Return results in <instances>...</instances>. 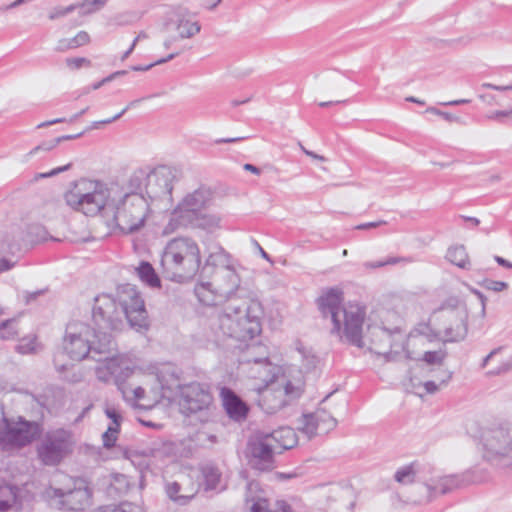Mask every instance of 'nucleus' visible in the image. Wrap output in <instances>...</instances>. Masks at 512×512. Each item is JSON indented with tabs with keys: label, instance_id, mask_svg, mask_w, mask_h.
<instances>
[{
	"label": "nucleus",
	"instance_id": "nucleus-22",
	"mask_svg": "<svg viewBox=\"0 0 512 512\" xmlns=\"http://www.w3.org/2000/svg\"><path fill=\"white\" fill-rule=\"evenodd\" d=\"M108 357L102 356L99 362H102L96 370V377L102 382H108L112 377L115 379L117 385V379L119 377L120 382H124L125 378H128L132 370L129 367L124 369L121 368L118 358L113 355V351L107 355Z\"/></svg>",
	"mask_w": 512,
	"mask_h": 512
},
{
	"label": "nucleus",
	"instance_id": "nucleus-64",
	"mask_svg": "<svg viewBox=\"0 0 512 512\" xmlns=\"http://www.w3.org/2000/svg\"><path fill=\"white\" fill-rule=\"evenodd\" d=\"M75 38L77 39V42L80 46H83L87 43H89L90 41V36L87 32L85 31H80L76 36Z\"/></svg>",
	"mask_w": 512,
	"mask_h": 512
},
{
	"label": "nucleus",
	"instance_id": "nucleus-41",
	"mask_svg": "<svg viewBox=\"0 0 512 512\" xmlns=\"http://www.w3.org/2000/svg\"><path fill=\"white\" fill-rule=\"evenodd\" d=\"M82 134H83V132L78 133L76 135H64V136L57 137L56 139H54L50 142H44V143L40 144L39 146L35 147L30 152V154H34L39 150L50 151V150L54 149L57 145H59L62 141L79 138L82 136Z\"/></svg>",
	"mask_w": 512,
	"mask_h": 512
},
{
	"label": "nucleus",
	"instance_id": "nucleus-27",
	"mask_svg": "<svg viewBox=\"0 0 512 512\" xmlns=\"http://www.w3.org/2000/svg\"><path fill=\"white\" fill-rule=\"evenodd\" d=\"M106 416L112 420V424L108 427L107 431L103 434V445L106 448H111L115 445L117 440V434L122 421V416L118 409L114 406H106Z\"/></svg>",
	"mask_w": 512,
	"mask_h": 512
},
{
	"label": "nucleus",
	"instance_id": "nucleus-28",
	"mask_svg": "<svg viewBox=\"0 0 512 512\" xmlns=\"http://www.w3.org/2000/svg\"><path fill=\"white\" fill-rule=\"evenodd\" d=\"M175 30L177 40L192 38L201 30V26L197 21H192L184 14H178L175 22Z\"/></svg>",
	"mask_w": 512,
	"mask_h": 512
},
{
	"label": "nucleus",
	"instance_id": "nucleus-31",
	"mask_svg": "<svg viewBox=\"0 0 512 512\" xmlns=\"http://www.w3.org/2000/svg\"><path fill=\"white\" fill-rule=\"evenodd\" d=\"M446 259L453 265L465 270L471 268L469 255L464 245H454L448 248Z\"/></svg>",
	"mask_w": 512,
	"mask_h": 512
},
{
	"label": "nucleus",
	"instance_id": "nucleus-1",
	"mask_svg": "<svg viewBox=\"0 0 512 512\" xmlns=\"http://www.w3.org/2000/svg\"><path fill=\"white\" fill-rule=\"evenodd\" d=\"M64 198L68 206L87 216L111 210L117 227L126 234L144 226L151 205L141 193H125L119 200L109 202V190L105 185L85 178L74 182Z\"/></svg>",
	"mask_w": 512,
	"mask_h": 512
},
{
	"label": "nucleus",
	"instance_id": "nucleus-45",
	"mask_svg": "<svg viewBox=\"0 0 512 512\" xmlns=\"http://www.w3.org/2000/svg\"><path fill=\"white\" fill-rule=\"evenodd\" d=\"M141 456L153 459H163L166 456L165 445L160 443H154L151 447L144 449L141 452Z\"/></svg>",
	"mask_w": 512,
	"mask_h": 512
},
{
	"label": "nucleus",
	"instance_id": "nucleus-14",
	"mask_svg": "<svg viewBox=\"0 0 512 512\" xmlns=\"http://www.w3.org/2000/svg\"><path fill=\"white\" fill-rule=\"evenodd\" d=\"M38 425L23 420L11 421L6 418L0 423V448L5 451L19 449L30 444L38 435Z\"/></svg>",
	"mask_w": 512,
	"mask_h": 512
},
{
	"label": "nucleus",
	"instance_id": "nucleus-25",
	"mask_svg": "<svg viewBox=\"0 0 512 512\" xmlns=\"http://www.w3.org/2000/svg\"><path fill=\"white\" fill-rule=\"evenodd\" d=\"M267 439L272 443L277 453L293 448L297 444L295 431L290 427H281L271 433L266 432Z\"/></svg>",
	"mask_w": 512,
	"mask_h": 512
},
{
	"label": "nucleus",
	"instance_id": "nucleus-2",
	"mask_svg": "<svg viewBox=\"0 0 512 512\" xmlns=\"http://www.w3.org/2000/svg\"><path fill=\"white\" fill-rule=\"evenodd\" d=\"M92 319L98 331L108 333L121 329L124 319L137 331L148 328L144 301L134 288L123 291L119 301L105 294L96 297Z\"/></svg>",
	"mask_w": 512,
	"mask_h": 512
},
{
	"label": "nucleus",
	"instance_id": "nucleus-48",
	"mask_svg": "<svg viewBox=\"0 0 512 512\" xmlns=\"http://www.w3.org/2000/svg\"><path fill=\"white\" fill-rule=\"evenodd\" d=\"M65 63L67 67L71 70H78L82 68L83 66H90L91 61L84 57H71L66 58Z\"/></svg>",
	"mask_w": 512,
	"mask_h": 512
},
{
	"label": "nucleus",
	"instance_id": "nucleus-29",
	"mask_svg": "<svg viewBox=\"0 0 512 512\" xmlns=\"http://www.w3.org/2000/svg\"><path fill=\"white\" fill-rule=\"evenodd\" d=\"M196 218L192 223H188L187 226L182 228H199L210 233L220 228L221 217L219 215L201 212Z\"/></svg>",
	"mask_w": 512,
	"mask_h": 512
},
{
	"label": "nucleus",
	"instance_id": "nucleus-55",
	"mask_svg": "<svg viewBox=\"0 0 512 512\" xmlns=\"http://www.w3.org/2000/svg\"><path fill=\"white\" fill-rule=\"evenodd\" d=\"M472 293H473L474 295H476V296H477V298H478V299H479V301H480V304H481L480 317H481L482 319H484V318H485V316H486V302H487V297H486L482 292H480V291H479V290H477V289H473V290H472Z\"/></svg>",
	"mask_w": 512,
	"mask_h": 512
},
{
	"label": "nucleus",
	"instance_id": "nucleus-15",
	"mask_svg": "<svg viewBox=\"0 0 512 512\" xmlns=\"http://www.w3.org/2000/svg\"><path fill=\"white\" fill-rule=\"evenodd\" d=\"M277 453L272 443L267 439L266 432L257 431L250 436L246 457L251 468L260 472L271 471L275 467L274 456Z\"/></svg>",
	"mask_w": 512,
	"mask_h": 512
},
{
	"label": "nucleus",
	"instance_id": "nucleus-52",
	"mask_svg": "<svg viewBox=\"0 0 512 512\" xmlns=\"http://www.w3.org/2000/svg\"><path fill=\"white\" fill-rule=\"evenodd\" d=\"M70 167H71V163H69L67 165H64V166H61V167H57V168L52 169L51 171L46 172V173H38V174H36L34 176V181H38L39 179H44V178H48V177H52V176L58 175L61 172L69 170Z\"/></svg>",
	"mask_w": 512,
	"mask_h": 512
},
{
	"label": "nucleus",
	"instance_id": "nucleus-56",
	"mask_svg": "<svg viewBox=\"0 0 512 512\" xmlns=\"http://www.w3.org/2000/svg\"><path fill=\"white\" fill-rule=\"evenodd\" d=\"M62 357H63V353H59V354H56L54 356V359H53V362H54V365H55V368L57 369V371L59 372H63L65 370L68 369V366H69V363L67 362H64L62 360Z\"/></svg>",
	"mask_w": 512,
	"mask_h": 512
},
{
	"label": "nucleus",
	"instance_id": "nucleus-16",
	"mask_svg": "<svg viewBox=\"0 0 512 512\" xmlns=\"http://www.w3.org/2000/svg\"><path fill=\"white\" fill-rule=\"evenodd\" d=\"M71 445V434L68 431L58 429L48 432L38 446V456L45 465L54 466L71 451Z\"/></svg>",
	"mask_w": 512,
	"mask_h": 512
},
{
	"label": "nucleus",
	"instance_id": "nucleus-33",
	"mask_svg": "<svg viewBox=\"0 0 512 512\" xmlns=\"http://www.w3.org/2000/svg\"><path fill=\"white\" fill-rule=\"evenodd\" d=\"M245 361L248 363L253 362L256 366L260 367L255 373H253V377L259 378L262 381H268L272 380L275 376L274 370L276 368L271 364L267 357L253 359L246 358Z\"/></svg>",
	"mask_w": 512,
	"mask_h": 512
},
{
	"label": "nucleus",
	"instance_id": "nucleus-42",
	"mask_svg": "<svg viewBox=\"0 0 512 512\" xmlns=\"http://www.w3.org/2000/svg\"><path fill=\"white\" fill-rule=\"evenodd\" d=\"M447 357V353L444 350L437 351H426L423 354L422 360L431 366H442L444 360Z\"/></svg>",
	"mask_w": 512,
	"mask_h": 512
},
{
	"label": "nucleus",
	"instance_id": "nucleus-3",
	"mask_svg": "<svg viewBox=\"0 0 512 512\" xmlns=\"http://www.w3.org/2000/svg\"><path fill=\"white\" fill-rule=\"evenodd\" d=\"M343 302V292L338 288H328L317 299L318 309L323 318H330V334L340 341L357 346L364 333L365 308L357 303Z\"/></svg>",
	"mask_w": 512,
	"mask_h": 512
},
{
	"label": "nucleus",
	"instance_id": "nucleus-11",
	"mask_svg": "<svg viewBox=\"0 0 512 512\" xmlns=\"http://www.w3.org/2000/svg\"><path fill=\"white\" fill-rule=\"evenodd\" d=\"M178 181L177 170L169 166H158L149 170L148 182L145 185V194L151 205L156 203L169 206L172 201L174 183Z\"/></svg>",
	"mask_w": 512,
	"mask_h": 512
},
{
	"label": "nucleus",
	"instance_id": "nucleus-49",
	"mask_svg": "<svg viewBox=\"0 0 512 512\" xmlns=\"http://www.w3.org/2000/svg\"><path fill=\"white\" fill-rule=\"evenodd\" d=\"M181 52H182V50H176V51L172 52L171 54H169L167 57L161 58V59L157 60L154 63H151V64H149L147 66H134L132 69L134 71H147V70L151 69L152 67H154L156 65L164 64V63L174 59Z\"/></svg>",
	"mask_w": 512,
	"mask_h": 512
},
{
	"label": "nucleus",
	"instance_id": "nucleus-34",
	"mask_svg": "<svg viewBox=\"0 0 512 512\" xmlns=\"http://www.w3.org/2000/svg\"><path fill=\"white\" fill-rule=\"evenodd\" d=\"M298 429L304 433L309 439L321 434L318 420L313 413L303 414L299 419Z\"/></svg>",
	"mask_w": 512,
	"mask_h": 512
},
{
	"label": "nucleus",
	"instance_id": "nucleus-21",
	"mask_svg": "<svg viewBox=\"0 0 512 512\" xmlns=\"http://www.w3.org/2000/svg\"><path fill=\"white\" fill-rule=\"evenodd\" d=\"M246 488L245 506L249 512H291V507L284 501L276 502L272 508L257 482L248 483Z\"/></svg>",
	"mask_w": 512,
	"mask_h": 512
},
{
	"label": "nucleus",
	"instance_id": "nucleus-36",
	"mask_svg": "<svg viewBox=\"0 0 512 512\" xmlns=\"http://www.w3.org/2000/svg\"><path fill=\"white\" fill-rule=\"evenodd\" d=\"M417 475L418 465L416 463H411L398 469L395 472L394 479L400 484L407 485L413 483L416 480Z\"/></svg>",
	"mask_w": 512,
	"mask_h": 512
},
{
	"label": "nucleus",
	"instance_id": "nucleus-44",
	"mask_svg": "<svg viewBox=\"0 0 512 512\" xmlns=\"http://www.w3.org/2000/svg\"><path fill=\"white\" fill-rule=\"evenodd\" d=\"M16 351L20 354H33L37 352V342L35 337L22 338L16 346Z\"/></svg>",
	"mask_w": 512,
	"mask_h": 512
},
{
	"label": "nucleus",
	"instance_id": "nucleus-59",
	"mask_svg": "<svg viewBox=\"0 0 512 512\" xmlns=\"http://www.w3.org/2000/svg\"><path fill=\"white\" fill-rule=\"evenodd\" d=\"M298 146L307 156L311 157L312 159L322 161V162L327 160L326 157L306 149L301 142H298Z\"/></svg>",
	"mask_w": 512,
	"mask_h": 512
},
{
	"label": "nucleus",
	"instance_id": "nucleus-10",
	"mask_svg": "<svg viewBox=\"0 0 512 512\" xmlns=\"http://www.w3.org/2000/svg\"><path fill=\"white\" fill-rule=\"evenodd\" d=\"M47 495L56 508L78 512L91 505L92 490L85 480L74 479L71 487L50 488Z\"/></svg>",
	"mask_w": 512,
	"mask_h": 512
},
{
	"label": "nucleus",
	"instance_id": "nucleus-17",
	"mask_svg": "<svg viewBox=\"0 0 512 512\" xmlns=\"http://www.w3.org/2000/svg\"><path fill=\"white\" fill-rule=\"evenodd\" d=\"M485 457L489 460L510 457L512 455V428L497 426L487 429L482 435Z\"/></svg>",
	"mask_w": 512,
	"mask_h": 512
},
{
	"label": "nucleus",
	"instance_id": "nucleus-8",
	"mask_svg": "<svg viewBox=\"0 0 512 512\" xmlns=\"http://www.w3.org/2000/svg\"><path fill=\"white\" fill-rule=\"evenodd\" d=\"M241 279L233 267L216 271L213 282L201 283L196 286L195 293L205 305H219L225 302H239L236 297L242 292Z\"/></svg>",
	"mask_w": 512,
	"mask_h": 512
},
{
	"label": "nucleus",
	"instance_id": "nucleus-6",
	"mask_svg": "<svg viewBox=\"0 0 512 512\" xmlns=\"http://www.w3.org/2000/svg\"><path fill=\"white\" fill-rule=\"evenodd\" d=\"M160 264L165 278L178 283L190 281L200 268V248L192 238H174L166 244Z\"/></svg>",
	"mask_w": 512,
	"mask_h": 512
},
{
	"label": "nucleus",
	"instance_id": "nucleus-46",
	"mask_svg": "<svg viewBox=\"0 0 512 512\" xmlns=\"http://www.w3.org/2000/svg\"><path fill=\"white\" fill-rule=\"evenodd\" d=\"M77 9V6L76 5H69L67 7H54L53 9L50 10L49 14H48V18L50 20H56L58 18H61V17H64L70 13H72L73 11H75Z\"/></svg>",
	"mask_w": 512,
	"mask_h": 512
},
{
	"label": "nucleus",
	"instance_id": "nucleus-35",
	"mask_svg": "<svg viewBox=\"0 0 512 512\" xmlns=\"http://www.w3.org/2000/svg\"><path fill=\"white\" fill-rule=\"evenodd\" d=\"M137 275L150 287H160V279L149 262H141L136 268Z\"/></svg>",
	"mask_w": 512,
	"mask_h": 512
},
{
	"label": "nucleus",
	"instance_id": "nucleus-19",
	"mask_svg": "<svg viewBox=\"0 0 512 512\" xmlns=\"http://www.w3.org/2000/svg\"><path fill=\"white\" fill-rule=\"evenodd\" d=\"M300 395L301 389L290 382L277 389L266 387L260 393L259 405L266 413L274 414Z\"/></svg>",
	"mask_w": 512,
	"mask_h": 512
},
{
	"label": "nucleus",
	"instance_id": "nucleus-32",
	"mask_svg": "<svg viewBox=\"0 0 512 512\" xmlns=\"http://www.w3.org/2000/svg\"><path fill=\"white\" fill-rule=\"evenodd\" d=\"M149 170L137 169L135 170L127 181L128 193H141L145 192V185L148 182Z\"/></svg>",
	"mask_w": 512,
	"mask_h": 512
},
{
	"label": "nucleus",
	"instance_id": "nucleus-7",
	"mask_svg": "<svg viewBox=\"0 0 512 512\" xmlns=\"http://www.w3.org/2000/svg\"><path fill=\"white\" fill-rule=\"evenodd\" d=\"M407 340L408 342L412 340L424 341V338L413 335L407 337L406 333L399 327L387 329L378 324L367 323L366 330L357 347L366 348L377 355L385 357L387 361L396 360L401 352L404 351L407 359H417L407 349Z\"/></svg>",
	"mask_w": 512,
	"mask_h": 512
},
{
	"label": "nucleus",
	"instance_id": "nucleus-37",
	"mask_svg": "<svg viewBox=\"0 0 512 512\" xmlns=\"http://www.w3.org/2000/svg\"><path fill=\"white\" fill-rule=\"evenodd\" d=\"M117 386L126 400H135L139 402L144 399L145 390L140 386L133 387L130 383L125 384V381L120 382L119 378L117 379Z\"/></svg>",
	"mask_w": 512,
	"mask_h": 512
},
{
	"label": "nucleus",
	"instance_id": "nucleus-30",
	"mask_svg": "<svg viewBox=\"0 0 512 512\" xmlns=\"http://www.w3.org/2000/svg\"><path fill=\"white\" fill-rule=\"evenodd\" d=\"M209 267L215 268L216 271L233 267L231 265V256L222 247H218L217 251L208 255L205 265L202 268V273H204Z\"/></svg>",
	"mask_w": 512,
	"mask_h": 512
},
{
	"label": "nucleus",
	"instance_id": "nucleus-40",
	"mask_svg": "<svg viewBox=\"0 0 512 512\" xmlns=\"http://www.w3.org/2000/svg\"><path fill=\"white\" fill-rule=\"evenodd\" d=\"M107 2L108 0H83L75 5L81 10L80 15H88L102 9Z\"/></svg>",
	"mask_w": 512,
	"mask_h": 512
},
{
	"label": "nucleus",
	"instance_id": "nucleus-51",
	"mask_svg": "<svg viewBox=\"0 0 512 512\" xmlns=\"http://www.w3.org/2000/svg\"><path fill=\"white\" fill-rule=\"evenodd\" d=\"M140 101H141V99H137V100L131 101L126 108H124L120 113H118L114 117H112L110 119L102 120V121H95V122H93L91 128L92 129H97V128H99L100 125L109 124V123H111L113 121H116L117 119H119L127 111V109H129L130 107L136 105Z\"/></svg>",
	"mask_w": 512,
	"mask_h": 512
},
{
	"label": "nucleus",
	"instance_id": "nucleus-63",
	"mask_svg": "<svg viewBox=\"0 0 512 512\" xmlns=\"http://www.w3.org/2000/svg\"><path fill=\"white\" fill-rule=\"evenodd\" d=\"M384 266H385L384 260H380V261H366V262L363 263V267L366 270L378 269V268H382Z\"/></svg>",
	"mask_w": 512,
	"mask_h": 512
},
{
	"label": "nucleus",
	"instance_id": "nucleus-4",
	"mask_svg": "<svg viewBox=\"0 0 512 512\" xmlns=\"http://www.w3.org/2000/svg\"><path fill=\"white\" fill-rule=\"evenodd\" d=\"M223 304L211 319V328L217 336L246 342L261 333L263 310L259 301L241 300Z\"/></svg>",
	"mask_w": 512,
	"mask_h": 512
},
{
	"label": "nucleus",
	"instance_id": "nucleus-60",
	"mask_svg": "<svg viewBox=\"0 0 512 512\" xmlns=\"http://www.w3.org/2000/svg\"><path fill=\"white\" fill-rule=\"evenodd\" d=\"M43 293H44V290H37L34 292L25 291L23 293V298H24L26 304H30L32 301H34L38 296L42 295Z\"/></svg>",
	"mask_w": 512,
	"mask_h": 512
},
{
	"label": "nucleus",
	"instance_id": "nucleus-39",
	"mask_svg": "<svg viewBox=\"0 0 512 512\" xmlns=\"http://www.w3.org/2000/svg\"><path fill=\"white\" fill-rule=\"evenodd\" d=\"M202 474L205 479L206 488L216 489L221 479V473L218 468L207 465L202 469Z\"/></svg>",
	"mask_w": 512,
	"mask_h": 512
},
{
	"label": "nucleus",
	"instance_id": "nucleus-5",
	"mask_svg": "<svg viewBox=\"0 0 512 512\" xmlns=\"http://www.w3.org/2000/svg\"><path fill=\"white\" fill-rule=\"evenodd\" d=\"M111 333L98 331L88 323L72 320L66 325L62 341L63 352L73 361L91 358L100 361L115 350Z\"/></svg>",
	"mask_w": 512,
	"mask_h": 512
},
{
	"label": "nucleus",
	"instance_id": "nucleus-24",
	"mask_svg": "<svg viewBox=\"0 0 512 512\" xmlns=\"http://www.w3.org/2000/svg\"><path fill=\"white\" fill-rule=\"evenodd\" d=\"M223 406L230 418L241 421L246 418L248 408L246 404L229 388L221 390Z\"/></svg>",
	"mask_w": 512,
	"mask_h": 512
},
{
	"label": "nucleus",
	"instance_id": "nucleus-61",
	"mask_svg": "<svg viewBox=\"0 0 512 512\" xmlns=\"http://www.w3.org/2000/svg\"><path fill=\"white\" fill-rule=\"evenodd\" d=\"M384 224H386V221L380 220V221H376V222H368V223H364V224H359L355 228L357 230H367V229L377 228Z\"/></svg>",
	"mask_w": 512,
	"mask_h": 512
},
{
	"label": "nucleus",
	"instance_id": "nucleus-20",
	"mask_svg": "<svg viewBox=\"0 0 512 512\" xmlns=\"http://www.w3.org/2000/svg\"><path fill=\"white\" fill-rule=\"evenodd\" d=\"M199 483L190 474L181 473L175 480L166 481L167 497L177 505H187L198 493Z\"/></svg>",
	"mask_w": 512,
	"mask_h": 512
},
{
	"label": "nucleus",
	"instance_id": "nucleus-47",
	"mask_svg": "<svg viewBox=\"0 0 512 512\" xmlns=\"http://www.w3.org/2000/svg\"><path fill=\"white\" fill-rule=\"evenodd\" d=\"M434 372V377L439 382V385H446L452 378V372L442 366H437L435 369H431Z\"/></svg>",
	"mask_w": 512,
	"mask_h": 512
},
{
	"label": "nucleus",
	"instance_id": "nucleus-9",
	"mask_svg": "<svg viewBox=\"0 0 512 512\" xmlns=\"http://www.w3.org/2000/svg\"><path fill=\"white\" fill-rule=\"evenodd\" d=\"M213 199V192L206 186H200L186 194L170 214L168 223L163 228V235H169L187 226L197 219L196 216L207 208Z\"/></svg>",
	"mask_w": 512,
	"mask_h": 512
},
{
	"label": "nucleus",
	"instance_id": "nucleus-57",
	"mask_svg": "<svg viewBox=\"0 0 512 512\" xmlns=\"http://www.w3.org/2000/svg\"><path fill=\"white\" fill-rule=\"evenodd\" d=\"M126 508H130V505L122 504L120 508H116V507H112V506L100 507L93 512H130Z\"/></svg>",
	"mask_w": 512,
	"mask_h": 512
},
{
	"label": "nucleus",
	"instance_id": "nucleus-54",
	"mask_svg": "<svg viewBox=\"0 0 512 512\" xmlns=\"http://www.w3.org/2000/svg\"><path fill=\"white\" fill-rule=\"evenodd\" d=\"M412 259L410 257H400V256H391L384 259L385 266L387 265H397V264H408L411 263Z\"/></svg>",
	"mask_w": 512,
	"mask_h": 512
},
{
	"label": "nucleus",
	"instance_id": "nucleus-50",
	"mask_svg": "<svg viewBox=\"0 0 512 512\" xmlns=\"http://www.w3.org/2000/svg\"><path fill=\"white\" fill-rule=\"evenodd\" d=\"M481 286L494 292H500L508 288V284L506 282L491 279H484L481 282Z\"/></svg>",
	"mask_w": 512,
	"mask_h": 512
},
{
	"label": "nucleus",
	"instance_id": "nucleus-18",
	"mask_svg": "<svg viewBox=\"0 0 512 512\" xmlns=\"http://www.w3.org/2000/svg\"><path fill=\"white\" fill-rule=\"evenodd\" d=\"M458 486L459 480L454 475L432 478L428 482L416 486V493L411 496L410 500L414 504L429 503L439 495L452 492Z\"/></svg>",
	"mask_w": 512,
	"mask_h": 512
},
{
	"label": "nucleus",
	"instance_id": "nucleus-58",
	"mask_svg": "<svg viewBox=\"0 0 512 512\" xmlns=\"http://www.w3.org/2000/svg\"><path fill=\"white\" fill-rule=\"evenodd\" d=\"M441 385H439V382L436 380L427 381L423 384V388L425 393L427 394H433L436 393Z\"/></svg>",
	"mask_w": 512,
	"mask_h": 512
},
{
	"label": "nucleus",
	"instance_id": "nucleus-26",
	"mask_svg": "<svg viewBox=\"0 0 512 512\" xmlns=\"http://www.w3.org/2000/svg\"><path fill=\"white\" fill-rule=\"evenodd\" d=\"M17 486L7 483L0 477V512H18L20 503Z\"/></svg>",
	"mask_w": 512,
	"mask_h": 512
},
{
	"label": "nucleus",
	"instance_id": "nucleus-53",
	"mask_svg": "<svg viewBox=\"0 0 512 512\" xmlns=\"http://www.w3.org/2000/svg\"><path fill=\"white\" fill-rule=\"evenodd\" d=\"M511 370H512V361H508V362L502 363L496 369L488 371L487 374L490 376H498V375L505 374Z\"/></svg>",
	"mask_w": 512,
	"mask_h": 512
},
{
	"label": "nucleus",
	"instance_id": "nucleus-38",
	"mask_svg": "<svg viewBox=\"0 0 512 512\" xmlns=\"http://www.w3.org/2000/svg\"><path fill=\"white\" fill-rule=\"evenodd\" d=\"M312 413L319 422L321 433L326 434L336 427V419L324 408H318L315 412Z\"/></svg>",
	"mask_w": 512,
	"mask_h": 512
},
{
	"label": "nucleus",
	"instance_id": "nucleus-43",
	"mask_svg": "<svg viewBox=\"0 0 512 512\" xmlns=\"http://www.w3.org/2000/svg\"><path fill=\"white\" fill-rule=\"evenodd\" d=\"M18 334L16 320L9 319L0 323V339L11 340Z\"/></svg>",
	"mask_w": 512,
	"mask_h": 512
},
{
	"label": "nucleus",
	"instance_id": "nucleus-62",
	"mask_svg": "<svg viewBox=\"0 0 512 512\" xmlns=\"http://www.w3.org/2000/svg\"><path fill=\"white\" fill-rule=\"evenodd\" d=\"M503 117H512V109L507 111H494L488 115V118L493 120H500Z\"/></svg>",
	"mask_w": 512,
	"mask_h": 512
},
{
	"label": "nucleus",
	"instance_id": "nucleus-13",
	"mask_svg": "<svg viewBox=\"0 0 512 512\" xmlns=\"http://www.w3.org/2000/svg\"><path fill=\"white\" fill-rule=\"evenodd\" d=\"M179 406L187 416L199 414L201 422L208 421L211 415L212 396L200 383H190L179 387Z\"/></svg>",
	"mask_w": 512,
	"mask_h": 512
},
{
	"label": "nucleus",
	"instance_id": "nucleus-23",
	"mask_svg": "<svg viewBox=\"0 0 512 512\" xmlns=\"http://www.w3.org/2000/svg\"><path fill=\"white\" fill-rule=\"evenodd\" d=\"M328 512H351L355 502L352 491L345 487H334L326 498Z\"/></svg>",
	"mask_w": 512,
	"mask_h": 512
},
{
	"label": "nucleus",
	"instance_id": "nucleus-12",
	"mask_svg": "<svg viewBox=\"0 0 512 512\" xmlns=\"http://www.w3.org/2000/svg\"><path fill=\"white\" fill-rule=\"evenodd\" d=\"M465 309H444L434 315L433 327L437 337L445 342L463 340L468 332Z\"/></svg>",
	"mask_w": 512,
	"mask_h": 512
}]
</instances>
